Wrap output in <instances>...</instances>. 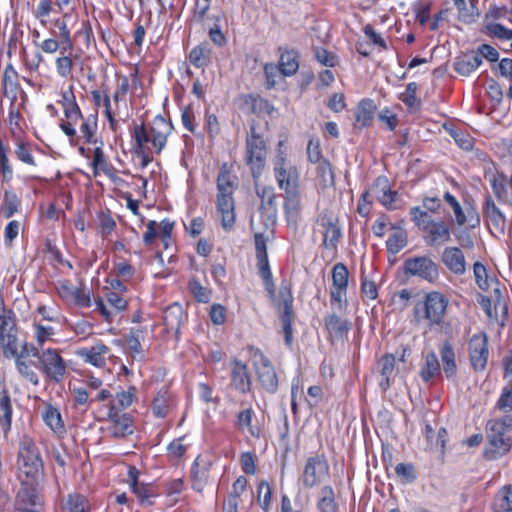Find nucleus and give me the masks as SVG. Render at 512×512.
<instances>
[{"instance_id":"nucleus-1","label":"nucleus","mask_w":512,"mask_h":512,"mask_svg":"<svg viewBox=\"0 0 512 512\" xmlns=\"http://www.w3.org/2000/svg\"><path fill=\"white\" fill-rule=\"evenodd\" d=\"M171 130V124L160 115L153 119L149 128L144 125L135 126L133 136L136 142V152L143 158L148 153L159 154L165 147Z\"/></svg>"},{"instance_id":"nucleus-2","label":"nucleus","mask_w":512,"mask_h":512,"mask_svg":"<svg viewBox=\"0 0 512 512\" xmlns=\"http://www.w3.org/2000/svg\"><path fill=\"white\" fill-rule=\"evenodd\" d=\"M18 465L21 480L39 482L42 474V460L35 443L29 438L21 440Z\"/></svg>"},{"instance_id":"nucleus-3","label":"nucleus","mask_w":512,"mask_h":512,"mask_svg":"<svg viewBox=\"0 0 512 512\" xmlns=\"http://www.w3.org/2000/svg\"><path fill=\"white\" fill-rule=\"evenodd\" d=\"M447 305L448 300L443 294L436 291L428 293L424 302L415 307V317L418 322L439 324L445 315Z\"/></svg>"},{"instance_id":"nucleus-4","label":"nucleus","mask_w":512,"mask_h":512,"mask_svg":"<svg viewBox=\"0 0 512 512\" xmlns=\"http://www.w3.org/2000/svg\"><path fill=\"white\" fill-rule=\"evenodd\" d=\"M487 429V439L490 447L486 449L485 457L489 460H495L510 451L512 440L506 434L505 422L489 421Z\"/></svg>"},{"instance_id":"nucleus-5","label":"nucleus","mask_w":512,"mask_h":512,"mask_svg":"<svg viewBox=\"0 0 512 512\" xmlns=\"http://www.w3.org/2000/svg\"><path fill=\"white\" fill-rule=\"evenodd\" d=\"M32 355L38 358L35 366L50 380L60 382L63 379L66 373V364L57 350L46 349L39 353L33 348Z\"/></svg>"},{"instance_id":"nucleus-6","label":"nucleus","mask_w":512,"mask_h":512,"mask_svg":"<svg viewBox=\"0 0 512 512\" xmlns=\"http://www.w3.org/2000/svg\"><path fill=\"white\" fill-rule=\"evenodd\" d=\"M274 177L278 187L285 192L297 190L299 183V171L293 165L284 152L280 151L273 164Z\"/></svg>"},{"instance_id":"nucleus-7","label":"nucleus","mask_w":512,"mask_h":512,"mask_svg":"<svg viewBox=\"0 0 512 512\" xmlns=\"http://www.w3.org/2000/svg\"><path fill=\"white\" fill-rule=\"evenodd\" d=\"M251 362L262 387L274 393L278 388V378L271 361L259 349H251Z\"/></svg>"},{"instance_id":"nucleus-8","label":"nucleus","mask_w":512,"mask_h":512,"mask_svg":"<svg viewBox=\"0 0 512 512\" xmlns=\"http://www.w3.org/2000/svg\"><path fill=\"white\" fill-rule=\"evenodd\" d=\"M246 162L249 166L254 180L261 176L266 162V145L264 140L255 134L247 139L246 143Z\"/></svg>"},{"instance_id":"nucleus-9","label":"nucleus","mask_w":512,"mask_h":512,"mask_svg":"<svg viewBox=\"0 0 512 512\" xmlns=\"http://www.w3.org/2000/svg\"><path fill=\"white\" fill-rule=\"evenodd\" d=\"M404 270L406 274L419 277L430 283L436 282L439 278L437 264L427 256L406 259L404 262Z\"/></svg>"},{"instance_id":"nucleus-10","label":"nucleus","mask_w":512,"mask_h":512,"mask_svg":"<svg viewBox=\"0 0 512 512\" xmlns=\"http://www.w3.org/2000/svg\"><path fill=\"white\" fill-rule=\"evenodd\" d=\"M329 474V465L323 455L308 458L304 466L301 481L304 487L312 488L324 481Z\"/></svg>"},{"instance_id":"nucleus-11","label":"nucleus","mask_w":512,"mask_h":512,"mask_svg":"<svg viewBox=\"0 0 512 512\" xmlns=\"http://www.w3.org/2000/svg\"><path fill=\"white\" fill-rule=\"evenodd\" d=\"M349 272L347 267L342 263H337L332 269V287L330 291L331 305L343 310L346 307V290L348 286Z\"/></svg>"},{"instance_id":"nucleus-12","label":"nucleus","mask_w":512,"mask_h":512,"mask_svg":"<svg viewBox=\"0 0 512 512\" xmlns=\"http://www.w3.org/2000/svg\"><path fill=\"white\" fill-rule=\"evenodd\" d=\"M39 482H30L22 479L21 488L16 498V507L22 512H39L42 500L38 495L37 486Z\"/></svg>"},{"instance_id":"nucleus-13","label":"nucleus","mask_w":512,"mask_h":512,"mask_svg":"<svg viewBox=\"0 0 512 512\" xmlns=\"http://www.w3.org/2000/svg\"><path fill=\"white\" fill-rule=\"evenodd\" d=\"M292 301L293 297L288 285H282L279 289V312L284 332L285 343L290 346L293 340L292 331Z\"/></svg>"},{"instance_id":"nucleus-14","label":"nucleus","mask_w":512,"mask_h":512,"mask_svg":"<svg viewBox=\"0 0 512 512\" xmlns=\"http://www.w3.org/2000/svg\"><path fill=\"white\" fill-rule=\"evenodd\" d=\"M230 384L236 391L246 394L251 390L252 379L247 365L239 359H233L228 365Z\"/></svg>"},{"instance_id":"nucleus-15","label":"nucleus","mask_w":512,"mask_h":512,"mask_svg":"<svg viewBox=\"0 0 512 512\" xmlns=\"http://www.w3.org/2000/svg\"><path fill=\"white\" fill-rule=\"evenodd\" d=\"M487 337L484 333L473 335L469 341V357L475 370H483L488 361Z\"/></svg>"},{"instance_id":"nucleus-16","label":"nucleus","mask_w":512,"mask_h":512,"mask_svg":"<svg viewBox=\"0 0 512 512\" xmlns=\"http://www.w3.org/2000/svg\"><path fill=\"white\" fill-rule=\"evenodd\" d=\"M256 194L261 199L260 211L267 223H274L277 217V205L274 189L271 186H260L255 180Z\"/></svg>"},{"instance_id":"nucleus-17","label":"nucleus","mask_w":512,"mask_h":512,"mask_svg":"<svg viewBox=\"0 0 512 512\" xmlns=\"http://www.w3.org/2000/svg\"><path fill=\"white\" fill-rule=\"evenodd\" d=\"M441 262L454 275L461 276L466 272V258L459 247H446L441 254Z\"/></svg>"},{"instance_id":"nucleus-18","label":"nucleus","mask_w":512,"mask_h":512,"mask_svg":"<svg viewBox=\"0 0 512 512\" xmlns=\"http://www.w3.org/2000/svg\"><path fill=\"white\" fill-rule=\"evenodd\" d=\"M488 181L497 200L512 207V196L509 195L508 190V178L503 173L490 172Z\"/></svg>"},{"instance_id":"nucleus-19","label":"nucleus","mask_w":512,"mask_h":512,"mask_svg":"<svg viewBox=\"0 0 512 512\" xmlns=\"http://www.w3.org/2000/svg\"><path fill=\"white\" fill-rule=\"evenodd\" d=\"M483 216L486 221L492 224L498 231H504L506 226V217L490 195L485 197Z\"/></svg>"},{"instance_id":"nucleus-20","label":"nucleus","mask_w":512,"mask_h":512,"mask_svg":"<svg viewBox=\"0 0 512 512\" xmlns=\"http://www.w3.org/2000/svg\"><path fill=\"white\" fill-rule=\"evenodd\" d=\"M217 214L225 230H230L235 223L234 199L231 196H217Z\"/></svg>"},{"instance_id":"nucleus-21","label":"nucleus","mask_w":512,"mask_h":512,"mask_svg":"<svg viewBox=\"0 0 512 512\" xmlns=\"http://www.w3.org/2000/svg\"><path fill=\"white\" fill-rule=\"evenodd\" d=\"M323 231V244L327 249L336 247L339 238L341 237V230L338 225V220L335 217L323 216L319 222Z\"/></svg>"},{"instance_id":"nucleus-22","label":"nucleus","mask_w":512,"mask_h":512,"mask_svg":"<svg viewBox=\"0 0 512 512\" xmlns=\"http://www.w3.org/2000/svg\"><path fill=\"white\" fill-rule=\"evenodd\" d=\"M211 461L202 456H198L194 462L192 475H193V489L197 492H202L209 480V471Z\"/></svg>"},{"instance_id":"nucleus-23","label":"nucleus","mask_w":512,"mask_h":512,"mask_svg":"<svg viewBox=\"0 0 512 512\" xmlns=\"http://www.w3.org/2000/svg\"><path fill=\"white\" fill-rule=\"evenodd\" d=\"M237 187V177L236 175L227 167V165H223L220 168L217 177V196H231L233 197V193Z\"/></svg>"},{"instance_id":"nucleus-24","label":"nucleus","mask_w":512,"mask_h":512,"mask_svg":"<svg viewBox=\"0 0 512 512\" xmlns=\"http://www.w3.org/2000/svg\"><path fill=\"white\" fill-rule=\"evenodd\" d=\"M396 359L392 354H386L380 358L377 367L382 377L380 386L386 390L390 386L391 380L396 375L395 372Z\"/></svg>"},{"instance_id":"nucleus-25","label":"nucleus","mask_w":512,"mask_h":512,"mask_svg":"<svg viewBox=\"0 0 512 512\" xmlns=\"http://www.w3.org/2000/svg\"><path fill=\"white\" fill-rule=\"evenodd\" d=\"M325 326L330 337L333 339L343 338L350 329L349 322L334 313L325 318Z\"/></svg>"},{"instance_id":"nucleus-26","label":"nucleus","mask_w":512,"mask_h":512,"mask_svg":"<svg viewBox=\"0 0 512 512\" xmlns=\"http://www.w3.org/2000/svg\"><path fill=\"white\" fill-rule=\"evenodd\" d=\"M138 471L136 468L131 467L129 469V482L132 492L139 498L142 504H151L149 498L153 495L151 487L146 484L138 483Z\"/></svg>"},{"instance_id":"nucleus-27","label":"nucleus","mask_w":512,"mask_h":512,"mask_svg":"<svg viewBox=\"0 0 512 512\" xmlns=\"http://www.w3.org/2000/svg\"><path fill=\"white\" fill-rule=\"evenodd\" d=\"M109 349L104 344H96L89 349L83 350L80 355L84 360L96 367H102L105 364V355Z\"/></svg>"},{"instance_id":"nucleus-28","label":"nucleus","mask_w":512,"mask_h":512,"mask_svg":"<svg viewBox=\"0 0 512 512\" xmlns=\"http://www.w3.org/2000/svg\"><path fill=\"white\" fill-rule=\"evenodd\" d=\"M42 418L53 432L62 434L65 431L61 414L55 407L47 405L42 413Z\"/></svg>"},{"instance_id":"nucleus-29","label":"nucleus","mask_w":512,"mask_h":512,"mask_svg":"<svg viewBox=\"0 0 512 512\" xmlns=\"http://www.w3.org/2000/svg\"><path fill=\"white\" fill-rule=\"evenodd\" d=\"M110 418L111 426L109 427V432L113 437L122 438L133 432L131 420L126 415H110Z\"/></svg>"},{"instance_id":"nucleus-30","label":"nucleus","mask_w":512,"mask_h":512,"mask_svg":"<svg viewBox=\"0 0 512 512\" xmlns=\"http://www.w3.org/2000/svg\"><path fill=\"white\" fill-rule=\"evenodd\" d=\"M17 79L18 74L16 70L10 65L7 66L3 74L2 84L5 96L9 98L11 101H14L17 97Z\"/></svg>"},{"instance_id":"nucleus-31","label":"nucleus","mask_w":512,"mask_h":512,"mask_svg":"<svg viewBox=\"0 0 512 512\" xmlns=\"http://www.w3.org/2000/svg\"><path fill=\"white\" fill-rule=\"evenodd\" d=\"M440 356L443 365V371L447 378L456 375L457 365L455 360V353L449 343H444L440 349Z\"/></svg>"},{"instance_id":"nucleus-32","label":"nucleus","mask_w":512,"mask_h":512,"mask_svg":"<svg viewBox=\"0 0 512 512\" xmlns=\"http://www.w3.org/2000/svg\"><path fill=\"white\" fill-rule=\"evenodd\" d=\"M481 64L482 59L478 54L474 53L464 55L462 58L456 61L455 70L463 76H468L473 71H475Z\"/></svg>"},{"instance_id":"nucleus-33","label":"nucleus","mask_w":512,"mask_h":512,"mask_svg":"<svg viewBox=\"0 0 512 512\" xmlns=\"http://www.w3.org/2000/svg\"><path fill=\"white\" fill-rule=\"evenodd\" d=\"M375 189L378 192L377 198L387 209H396L397 193L387 188V181L385 179H377Z\"/></svg>"},{"instance_id":"nucleus-34","label":"nucleus","mask_w":512,"mask_h":512,"mask_svg":"<svg viewBox=\"0 0 512 512\" xmlns=\"http://www.w3.org/2000/svg\"><path fill=\"white\" fill-rule=\"evenodd\" d=\"M334 174L327 161L321 162L317 167L316 186L319 190H326L333 187Z\"/></svg>"},{"instance_id":"nucleus-35","label":"nucleus","mask_w":512,"mask_h":512,"mask_svg":"<svg viewBox=\"0 0 512 512\" xmlns=\"http://www.w3.org/2000/svg\"><path fill=\"white\" fill-rule=\"evenodd\" d=\"M440 374V364L438 358L434 352H429L425 356L424 363L421 368L420 376L428 382L436 375Z\"/></svg>"},{"instance_id":"nucleus-36","label":"nucleus","mask_w":512,"mask_h":512,"mask_svg":"<svg viewBox=\"0 0 512 512\" xmlns=\"http://www.w3.org/2000/svg\"><path fill=\"white\" fill-rule=\"evenodd\" d=\"M172 405L171 395L168 391H160L154 398L152 411L158 418H164L168 415Z\"/></svg>"},{"instance_id":"nucleus-37","label":"nucleus","mask_w":512,"mask_h":512,"mask_svg":"<svg viewBox=\"0 0 512 512\" xmlns=\"http://www.w3.org/2000/svg\"><path fill=\"white\" fill-rule=\"evenodd\" d=\"M375 109L376 106L372 100H362L355 113L357 123L363 127L368 126L373 119Z\"/></svg>"},{"instance_id":"nucleus-38","label":"nucleus","mask_w":512,"mask_h":512,"mask_svg":"<svg viewBox=\"0 0 512 512\" xmlns=\"http://www.w3.org/2000/svg\"><path fill=\"white\" fill-rule=\"evenodd\" d=\"M0 341L2 345L3 355L5 357L12 358L18 355L19 344L17 341L16 330L11 332L0 333Z\"/></svg>"},{"instance_id":"nucleus-39","label":"nucleus","mask_w":512,"mask_h":512,"mask_svg":"<svg viewBox=\"0 0 512 512\" xmlns=\"http://www.w3.org/2000/svg\"><path fill=\"white\" fill-rule=\"evenodd\" d=\"M426 231L429 232L431 236L432 243L436 242H449L451 239L450 230L448 225L443 221H433L431 226H429Z\"/></svg>"},{"instance_id":"nucleus-40","label":"nucleus","mask_w":512,"mask_h":512,"mask_svg":"<svg viewBox=\"0 0 512 512\" xmlns=\"http://www.w3.org/2000/svg\"><path fill=\"white\" fill-rule=\"evenodd\" d=\"M496 512H512V485L503 487L494 502Z\"/></svg>"},{"instance_id":"nucleus-41","label":"nucleus","mask_w":512,"mask_h":512,"mask_svg":"<svg viewBox=\"0 0 512 512\" xmlns=\"http://www.w3.org/2000/svg\"><path fill=\"white\" fill-rule=\"evenodd\" d=\"M279 67L284 76L294 75L299 68L297 55L292 51L282 53L280 56Z\"/></svg>"},{"instance_id":"nucleus-42","label":"nucleus","mask_w":512,"mask_h":512,"mask_svg":"<svg viewBox=\"0 0 512 512\" xmlns=\"http://www.w3.org/2000/svg\"><path fill=\"white\" fill-rule=\"evenodd\" d=\"M88 500L79 494L70 495L63 505V512H89Z\"/></svg>"},{"instance_id":"nucleus-43","label":"nucleus","mask_w":512,"mask_h":512,"mask_svg":"<svg viewBox=\"0 0 512 512\" xmlns=\"http://www.w3.org/2000/svg\"><path fill=\"white\" fill-rule=\"evenodd\" d=\"M257 265L259 274L265 282L266 289L269 293L273 292L272 274L269 267L268 255L266 251L259 252L257 257Z\"/></svg>"},{"instance_id":"nucleus-44","label":"nucleus","mask_w":512,"mask_h":512,"mask_svg":"<svg viewBox=\"0 0 512 512\" xmlns=\"http://www.w3.org/2000/svg\"><path fill=\"white\" fill-rule=\"evenodd\" d=\"M211 50L207 44L194 47L189 54V60L195 67H203L209 61Z\"/></svg>"},{"instance_id":"nucleus-45","label":"nucleus","mask_w":512,"mask_h":512,"mask_svg":"<svg viewBox=\"0 0 512 512\" xmlns=\"http://www.w3.org/2000/svg\"><path fill=\"white\" fill-rule=\"evenodd\" d=\"M16 317L13 311L6 309L0 298V333L15 331Z\"/></svg>"},{"instance_id":"nucleus-46","label":"nucleus","mask_w":512,"mask_h":512,"mask_svg":"<svg viewBox=\"0 0 512 512\" xmlns=\"http://www.w3.org/2000/svg\"><path fill=\"white\" fill-rule=\"evenodd\" d=\"M318 509L320 512H337L334 492L330 486H325L321 489V497L318 502Z\"/></svg>"},{"instance_id":"nucleus-47","label":"nucleus","mask_w":512,"mask_h":512,"mask_svg":"<svg viewBox=\"0 0 512 512\" xmlns=\"http://www.w3.org/2000/svg\"><path fill=\"white\" fill-rule=\"evenodd\" d=\"M285 211L290 220H295L301 210V202L297 190L285 192Z\"/></svg>"},{"instance_id":"nucleus-48","label":"nucleus","mask_w":512,"mask_h":512,"mask_svg":"<svg viewBox=\"0 0 512 512\" xmlns=\"http://www.w3.org/2000/svg\"><path fill=\"white\" fill-rule=\"evenodd\" d=\"M476 0H466L457 5L458 17L463 22H472L478 15Z\"/></svg>"},{"instance_id":"nucleus-49","label":"nucleus","mask_w":512,"mask_h":512,"mask_svg":"<svg viewBox=\"0 0 512 512\" xmlns=\"http://www.w3.org/2000/svg\"><path fill=\"white\" fill-rule=\"evenodd\" d=\"M20 206V200L14 192L6 191L2 204V211L6 218L12 217Z\"/></svg>"},{"instance_id":"nucleus-50","label":"nucleus","mask_w":512,"mask_h":512,"mask_svg":"<svg viewBox=\"0 0 512 512\" xmlns=\"http://www.w3.org/2000/svg\"><path fill=\"white\" fill-rule=\"evenodd\" d=\"M271 487L267 481H260L257 487V502L260 507L268 512L270 504H271Z\"/></svg>"},{"instance_id":"nucleus-51","label":"nucleus","mask_w":512,"mask_h":512,"mask_svg":"<svg viewBox=\"0 0 512 512\" xmlns=\"http://www.w3.org/2000/svg\"><path fill=\"white\" fill-rule=\"evenodd\" d=\"M485 32L498 39L502 40H511L512 39V30L504 27L499 23H488L485 25Z\"/></svg>"},{"instance_id":"nucleus-52","label":"nucleus","mask_w":512,"mask_h":512,"mask_svg":"<svg viewBox=\"0 0 512 512\" xmlns=\"http://www.w3.org/2000/svg\"><path fill=\"white\" fill-rule=\"evenodd\" d=\"M410 215L412 221L423 230H426L431 223L434 221L428 215L427 211L420 209L419 207H412L410 209Z\"/></svg>"},{"instance_id":"nucleus-53","label":"nucleus","mask_w":512,"mask_h":512,"mask_svg":"<svg viewBox=\"0 0 512 512\" xmlns=\"http://www.w3.org/2000/svg\"><path fill=\"white\" fill-rule=\"evenodd\" d=\"M416 91L417 84L415 82H411L407 85L406 90L400 96L401 101L411 109H417L420 106V102L416 97Z\"/></svg>"},{"instance_id":"nucleus-54","label":"nucleus","mask_w":512,"mask_h":512,"mask_svg":"<svg viewBox=\"0 0 512 512\" xmlns=\"http://www.w3.org/2000/svg\"><path fill=\"white\" fill-rule=\"evenodd\" d=\"M140 330H131L130 335L126 338L125 344L133 358L141 356L142 346L140 343Z\"/></svg>"},{"instance_id":"nucleus-55","label":"nucleus","mask_w":512,"mask_h":512,"mask_svg":"<svg viewBox=\"0 0 512 512\" xmlns=\"http://www.w3.org/2000/svg\"><path fill=\"white\" fill-rule=\"evenodd\" d=\"M444 199L452 208L454 215H455L456 223L459 226L464 225L467 221V218L465 216V213H464L460 203L457 201V199L449 192H446L444 194Z\"/></svg>"},{"instance_id":"nucleus-56","label":"nucleus","mask_w":512,"mask_h":512,"mask_svg":"<svg viewBox=\"0 0 512 512\" xmlns=\"http://www.w3.org/2000/svg\"><path fill=\"white\" fill-rule=\"evenodd\" d=\"M251 422H252V410L251 409H246L244 411H241L238 414V417H237L238 427L242 430L248 429L249 433L252 436L258 437L259 430L255 427H252Z\"/></svg>"},{"instance_id":"nucleus-57","label":"nucleus","mask_w":512,"mask_h":512,"mask_svg":"<svg viewBox=\"0 0 512 512\" xmlns=\"http://www.w3.org/2000/svg\"><path fill=\"white\" fill-rule=\"evenodd\" d=\"M17 370L32 384L37 385L39 378L37 374L30 368V365L24 360L23 355L16 358Z\"/></svg>"},{"instance_id":"nucleus-58","label":"nucleus","mask_w":512,"mask_h":512,"mask_svg":"<svg viewBox=\"0 0 512 512\" xmlns=\"http://www.w3.org/2000/svg\"><path fill=\"white\" fill-rule=\"evenodd\" d=\"M182 315V309L179 304L170 306L164 314V321L170 328H178L180 322V316Z\"/></svg>"},{"instance_id":"nucleus-59","label":"nucleus","mask_w":512,"mask_h":512,"mask_svg":"<svg viewBox=\"0 0 512 512\" xmlns=\"http://www.w3.org/2000/svg\"><path fill=\"white\" fill-rule=\"evenodd\" d=\"M496 408L504 413L512 411V386H506L503 388L496 403Z\"/></svg>"},{"instance_id":"nucleus-60","label":"nucleus","mask_w":512,"mask_h":512,"mask_svg":"<svg viewBox=\"0 0 512 512\" xmlns=\"http://www.w3.org/2000/svg\"><path fill=\"white\" fill-rule=\"evenodd\" d=\"M386 245L391 253L396 254L405 247L406 237L402 232L393 233L388 237Z\"/></svg>"},{"instance_id":"nucleus-61","label":"nucleus","mask_w":512,"mask_h":512,"mask_svg":"<svg viewBox=\"0 0 512 512\" xmlns=\"http://www.w3.org/2000/svg\"><path fill=\"white\" fill-rule=\"evenodd\" d=\"M35 337L37 343L41 346L48 340H51L52 336L55 334V330L50 325H42L35 324Z\"/></svg>"},{"instance_id":"nucleus-62","label":"nucleus","mask_w":512,"mask_h":512,"mask_svg":"<svg viewBox=\"0 0 512 512\" xmlns=\"http://www.w3.org/2000/svg\"><path fill=\"white\" fill-rule=\"evenodd\" d=\"M55 25L59 29V37L61 38L62 50H71L73 47V43L70 36V30L66 22L57 20Z\"/></svg>"},{"instance_id":"nucleus-63","label":"nucleus","mask_w":512,"mask_h":512,"mask_svg":"<svg viewBox=\"0 0 512 512\" xmlns=\"http://www.w3.org/2000/svg\"><path fill=\"white\" fill-rule=\"evenodd\" d=\"M473 272L478 287L482 290H487L489 288V283L485 266L476 262L473 266Z\"/></svg>"},{"instance_id":"nucleus-64","label":"nucleus","mask_w":512,"mask_h":512,"mask_svg":"<svg viewBox=\"0 0 512 512\" xmlns=\"http://www.w3.org/2000/svg\"><path fill=\"white\" fill-rule=\"evenodd\" d=\"M185 439H186L185 437H180L178 439L173 440L167 446L168 454L171 457L180 458L181 456H183L185 454L187 447L189 446V444L184 443Z\"/></svg>"}]
</instances>
